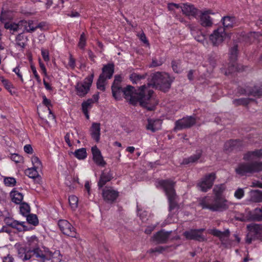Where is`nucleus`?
<instances>
[{
  "instance_id": "f257e3e1",
  "label": "nucleus",
  "mask_w": 262,
  "mask_h": 262,
  "mask_svg": "<svg viewBox=\"0 0 262 262\" xmlns=\"http://www.w3.org/2000/svg\"><path fill=\"white\" fill-rule=\"evenodd\" d=\"M112 90L113 96L116 99L120 98L122 94H123L125 99L131 104L136 105L139 104L148 110H153V107L148 106V104L152 101L151 95L152 93V91L148 89V86L142 85L136 90L130 85L122 89L120 85H112Z\"/></svg>"
},
{
  "instance_id": "f03ea898",
  "label": "nucleus",
  "mask_w": 262,
  "mask_h": 262,
  "mask_svg": "<svg viewBox=\"0 0 262 262\" xmlns=\"http://www.w3.org/2000/svg\"><path fill=\"white\" fill-rule=\"evenodd\" d=\"M15 248L17 250L18 257L23 261L29 260L34 256L39 262L48 261L49 249L47 248H36L27 251L19 243L16 244Z\"/></svg>"
},
{
  "instance_id": "7ed1b4c3",
  "label": "nucleus",
  "mask_w": 262,
  "mask_h": 262,
  "mask_svg": "<svg viewBox=\"0 0 262 262\" xmlns=\"http://www.w3.org/2000/svg\"><path fill=\"white\" fill-rule=\"evenodd\" d=\"M152 84H148L146 86H148V89L152 92L151 95L152 101L148 104V107H153L154 108L156 101L152 96L153 91L150 89L151 85H154L163 91H166L170 88L172 79L170 77L169 74L166 73L157 72L152 76ZM144 85L145 86V85Z\"/></svg>"
},
{
  "instance_id": "20e7f679",
  "label": "nucleus",
  "mask_w": 262,
  "mask_h": 262,
  "mask_svg": "<svg viewBox=\"0 0 262 262\" xmlns=\"http://www.w3.org/2000/svg\"><path fill=\"white\" fill-rule=\"evenodd\" d=\"M199 204L204 209L222 212L229 208L231 203L225 198H214L213 201L211 202V198L206 196L200 200Z\"/></svg>"
},
{
  "instance_id": "39448f33",
  "label": "nucleus",
  "mask_w": 262,
  "mask_h": 262,
  "mask_svg": "<svg viewBox=\"0 0 262 262\" xmlns=\"http://www.w3.org/2000/svg\"><path fill=\"white\" fill-rule=\"evenodd\" d=\"M158 184L164 190L169 202V211L171 212L177 207V196L173 189L174 182L170 180H161Z\"/></svg>"
},
{
  "instance_id": "423d86ee",
  "label": "nucleus",
  "mask_w": 262,
  "mask_h": 262,
  "mask_svg": "<svg viewBox=\"0 0 262 262\" xmlns=\"http://www.w3.org/2000/svg\"><path fill=\"white\" fill-rule=\"evenodd\" d=\"M262 170V162L239 164L235 169L237 174L243 176L248 173H252Z\"/></svg>"
},
{
  "instance_id": "0eeeda50",
  "label": "nucleus",
  "mask_w": 262,
  "mask_h": 262,
  "mask_svg": "<svg viewBox=\"0 0 262 262\" xmlns=\"http://www.w3.org/2000/svg\"><path fill=\"white\" fill-rule=\"evenodd\" d=\"M230 38V34L226 32L225 29L222 27L214 30L209 36V39L214 46H218Z\"/></svg>"
},
{
  "instance_id": "6e6552de",
  "label": "nucleus",
  "mask_w": 262,
  "mask_h": 262,
  "mask_svg": "<svg viewBox=\"0 0 262 262\" xmlns=\"http://www.w3.org/2000/svg\"><path fill=\"white\" fill-rule=\"evenodd\" d=\"M93 76L86 77L83 80L78 82L75 85L76 94L80 97L85 96L89 92L93 82Z\"/></svg>"
},
{
  "instance_id": "1a4fd4ad",
  "label": "nucleus",
  "mask_w": 262,
  "mask_h": 262,
  "mask_svg": "<svg viewBox=\"0 0 262 262\" xmlns=\"http://www.w3.org/2000/svg\"><path fill=\"white\" fill-rule=\"evenodd\" d=\"M215 178V174L213 172L206 175L198 183L199 189L204 192L207 191L211 188Z\"/></svg>"
},
{
  "instance_id": "9d476101",
  "label": "nucleus",
  "mask_w": 262,
  "mask_h": 262,
  "mask_svg": "<svg viewBox=\"0 0 262 262\" xmlns=\"http://www.w3.org/2000/svg\"><path fill=\"white\" fill-rule=\"evenodd\" d=\"M195 123V119L191 116L184 117L175 122L174 131L182 130L192 126Z\"/></svg>"
},
{
  "instance_id": "9b49d317",
  "label": "nucleus",
  "mask_w": 262,
  "mask_h": 262,
  "mask_svg": "<svg viewBox=\"0 0 262 262\" xmlns=\"http://www.w3.org/2000/svg\"><path fill=\"white\" fill-rule=\"evenodd\" d=\"M58 225L60 230L64 234L71 237H76V232L75 229L68 221L60 220L58 221Z\"/></svg>"
},
{
  "instance_id": "f8f14e48",
  "label": "nucleus",
  "mask_w": 262,
  "mask_h": 262,
  "mask_svg": "<svg viewBox=\"0 0 262 262\" xmlns=\"http://www.w3.org/2000/svg\"><path fill=\"white\" fill-rule=\"evenodd\" d=\"M240 36L241 37L238 38L239 41H244L247 43H250L255 40H262V35L257 32H250L247 34L243 32Z\"/></svg>"
},
{
  "instance_id": "ddd939ff",
  "label": "nucleus",
  "mask_w": 262,
  "mask_h": 262,
  "mask_svg": "<svg viewBox=\"0 0 262 262\" xmlns=\"http://www.w3.org/2000/svg\"><path fill=\"white\" fill-rule=\"evenodd\" d=\"M4 221L6 225L17 229L18 231L27 230V227L25 225L26 222H19L10 217L5 218Z\"/></svg>"
},
{
  "instance_id": "4468645a",
  "label": "nucleus",
  "mask_w": 262,
  "mask_h": 262,
  "mask_svg": "<svg viewBox=\"0 0 262 262\" xmlns=\"http://www.w3.org/2000/svg\"><path fill=\"white\" fill-rule=\"evenodd\" d=\"M118 193L111 187H105L102 191L103 199L108 202L112 203L117 198Z\"/></svg>"
},
{
  "instance_id": "2eb2a0df",
  "label": "nucleus",
  "mask_w": 262,
  "mask_h": 262,
  "mask_svg": "<svg viewBox=\"0 0 262 262\" xmlns=\"http://www.w3.org/2000/svg\"><path fill=\"white\" fill-rule=\"evenodd\" d=\"M204 230V229H200L198 230H190L185 231L184 233V235L188 239L204 241L205 238L202 235V233Z\"/></svg>"
},
{
  "instance_id": "dca6fc26",
  "label": "nucleus",
  "mask_w": 262,
  "mask_h": 262,
  "mask_svg": "<svg viewBox=\"0 0 262 262\" xmlns=\"http://www.w3.org/2000/svg\"><path fill=\"white\" fill-rule=\"evenodd\" d=\"M209 14H214V13L210 10H207L202 11L200 14V24L204 27H211L212 25V20Z\"/></svg>"
},
{
  "instance_id": "f3484780",
  "label": "nucleus",
  "mask_w": 262,
  "mask_h": 262,
  "mask_svg": "<svg viewBox=\"0 0 262 262\" xmlns=\"http://www.w3.org/2000/svg\"><path fill=\"white\" fill-rule=\"evenodd\" d=\"M180 8L182 13L187 16L195 17L198 14V10L189 3L181 4Z\"/></svg>"
},
{
  "instance_id": "a211bd4d",
  "label": "nucleus",
  "mask_w": 262,
  "mask_h": 262,
  "mask_svg": "<svg viewBox=\"0 0 262 262\" xmlns=\"http://www.w3.org/2000/svg\"><path fill=\"white\" fill-rule=\"evenodd\" d=\"M93 159L95 163L100 166L104 167L106 162L104 160L100 150L96 146H93L91 148Z\"/></svg>"
},
{
  "instance_id": "6ab92c4d",
  "label": "nucleus",
  "mask_w": 262,
  "mask_h": 262,
  "mask_svg": "<svg viewBox=\"0 0 262 262\" xmlns=\"http://www.w3.org/2000/svg\"><path fill=\"white\" fill-rule=\"evenodd\" d=\"M243 221L254 220L259 221L262 220V207L261 208H256L253 211H249L248 213L247 216L241 219Z\"/></svg>"
},
{
  "instance_id": "aec40b11",
  "label": "nucleus",
  "mask_w": 262,
  "mask_h": 262,
  "mask_svg": "<svg viewBox=\"0 0 262 262\" xmlns=\"http://www.w3.org/2000/svg\"><path fill=\"white\" fill-rule=\"evenodd\" d=\"M208 232L214 236L219 237L223 244L227 245L226 242L229 235V231L228 230L221 232L217 229H213L209 230Z\"/></svg>"
},
{
  "instance_id": "412c9836",
  "label": "nucleus",
  "mask_w": 262,
  "mask_h": 262,
  "mask_svg": "<svg viewBox=\"0 0 262 262\" xmlns=\"http://www.w3.org/2000/svg\"><path fill=\"white\" fill-rule=\"evenodd\" d=\"M161 125L162 121L160 119H148V124L146 126V129L151 130L152 132H155L161 128Z\"/></svg>"
},
{
  "instance_id": "4be33fe9",
  "label": "nucleus",
  "mask_w": 262,
  "mask_h": 262,
  "mask_svg": "<svg viewBox=\"0 0 262 262\" xmlns=\"http://www.w3.org/2000/svg\"><path fill=\"white\" fill-rule=\"evenodd\" d=\"M92 138L97 142L99 141L100 136V125L99 123H93L90 129Z\"/></svg>"
},
{
  "instance_id": "5701e85b",
  "label": "nucleus",
  "mask_w": 262,
  "mask_h": 262,
  "mask_svg": "<svg viewBox=\"0 0 262 262\" xmlns=\"http://www.w3.org/2000/svg\"><path fill=\"white\" fill-rule=\"evenodd\" d=\"M48 255V261L50 262H60L62 258V256L58 250L53 252L49 250Z\"/></svg>"
},
{
  "instance_id": "b1692460",
  "label": "nucleus",
  "mask_w": 262,
  "mask_h": 262,
  "mask_svg": "<svg viewBox=\"0 0 262 262\" xmlns=\"http://www.w3.org/2000/svg\"><path fill=\"white\" fill-rule=\"evenodd\" d=\"M170 232H164L163 231L158 232L154 236V239L159 243H163L165 242L168 239Z\"/></svg>"
},
{
  "instance_id": "393cba45",
  "label": "nucleus",
  "mask_w": 262,
  "mask_h": 262,
  "mask_svg": "<svg viewBox=\"0 0 262 262\" xmlns=\"http://www.w3.org/2000/svg\"><path fill=\"white\" fill-rule=\"evenodd\" d=\"M226 189V187L224 184L216 185L213 189L214 198H225L223 195V193Z\"/></svg>"
},
{
  "instance_id": "a878e982",
  "label": "nucleus",
  "mask_w": 262,
  "mask_h": 262,
  "mask_svg": "<svg viewBox=\"0 0 262 262\" xmlns=\"http://www.w3.org/2000/svg\"><path fill=\"white\" fill-rule=\"evenodd\" d=\"M262 157V149H257L254 151L247 152L244 156V159L247 160H251L256 158Z\"/></svg>"
},
{
  "instance_id": "bb28decb",
  "label": "nucleus",
  "mask_w": 262,
  "mask_h": 262,
  "mask_svg": "<svg viewBox=\"0 0 262 262\" xmlns=\"http://www.w3.org/2000/svg\"><path fill=\"white\" fill-rule=\"evenodd\" d=\"M22 32L26 31L27 32H33L37 28V25L34 24L32 21H21Z\"/></svg>"
},
{
  "instance_id": "cd10ccee",
  "label": "nucleus",
  "mask_w": 262,
  "mask_h": 262,
  "mask_svg": "<svg viewBox=\"0 0 262 262\" xmlns=\"http://www.w3.org/2000/svg\"><path fill=\"white\" fill-rule=\"evenodd\" d=\"M250 200L253 202H262V191L258 190H251L250 192Z\"/></svg>"
},
{
  "instance_id": "c85d7f7f",
  "label": "nucleus",
  "mask_w": 262,
  "mask_h": 262,
  "mask_svg": "<svg viewBox=\"0 0 262 262\" xmlns=\"http://www.w3.org/2000/svg\"><path fill=\"white\" fill-rule=\"evenodd\" d=\"M114 73V66L113 64H107L104 66L102 69V74L105 79H110Z\"/></svg>"
},
{
  "instance_id": "c756f323",
  "label": "nucleus",
  "mask_w": 262,
  "mask_h": 262,
  "mask_svg": "<svg viewBox=\"0 0 262 262\" xmlns=\"http://www.w3.org/2000/svg\"><path fill=\"white\" fill-rule=\"evenodd\" d=\"M10 196L12 201L17 204H20L24 198L23 194L16 190L12 191L10 193Z\"/></svg>"
},
{
  "instance_id": "7c9ffc66",
  "label": "nucleus",
  "mask_w": 262,
  "mask_h": 262,
  "mask_svg": "<svg viewBox=\"0 0 262 262\" xmlns=\"http://www.w3.org/2000/svg\"><path fill=\"white\" fill-rule=\"evenodd\" d=\"M65 141L68 145L71 147L75 144V142L79 143V141L76 139V135H74L73 133H68L64 137Z\"/></svg>"
},
{
  "instance_id": "2f4dec72",
  "label": "nucleus",
  "mask_w": 262,
  "mask_h": 262,
  "mask_svg": "<svg viewBox=\"0 0 262 262\" xmlns=\"http://www.w3.org/2000/svg\"><path fill=\"white\" fill-rule=\"evenodd\" d=\"M222 21L224 28H227L233 27L235 23L234 17L228 16L224 17Z\"/></svg>"
},
{
  "instance_id": "473e14b6",
  "label": "nucleus",
  "mask_w": 262,
  "mask_h": 262,
  "mask_svg": "<svg viewBox=\"0 0 262 262\" xmlns=\"http://www.w3.org/2000/svg\"><path fill=\"white\" fill-rule=\"evenodd\" d=\"M5 28L14 32H21L23 30L21 21L18 24L15 23H7L5 24Z\"/></svg>"
},
{
  "instance_id": "72a5a7b5",
  "label": "nucleus",
  "mask_w": 262,
  "mask_h": 262,
  "mask_svg": "<svg viewBox=\"0 0 262 262\" xmlns=\"http://www.w3.org/2000/svg\"><path fill=\"white\" fill-rule=\"evenodd\" d=\"M93 103L94 101L92 99H88L82 103V111L88 119L89 118L88 111L92 107Z\"/></svg>"
},
{
  "instance_id": "f704fd0d",
  "label": "nucleus",
  "mask_w": 262,
  "mask_h": 262,
  "mask_svg": "<svg viewBox=\"0 0 262 262\" xmlns=\"http://www.w3.org/2000/svg\"><path fill=\"white\" fill-rule=\"evenodd\" d=\"M112 176L109 173L103 172L98 182V186L101 188L102 187L106 182L110 181L112 179Z\"/></svg>"
},
{
  "instance_id": "c9c22d12",
  "label": "nucleus",
  "mask_w": 262,
  "mask_h": 262,
  "mask_svg": "<svg viewBox=\"0 0 262 262\" xmlns=\"http://www.w3.org/2000/svg\"><path fill=\"white\" fill-rule=\"evenodd\" d=\"M250 226V224L247 226V229H248L249 232L247 234L246 242L248 244L251 243L252 241L255 238H259V235L256 233L254 231H253L251 230V228L249 227Z\"/></svg>"
},
{
  "instance_id": "e433bc0d",
  "label": "nucleus",
  "mask_w": 262,
  "mask_h": 262,
  "mask_svg": "<svg viewBox=\"0 0 262 262\" xmlns=\"http://www.w3.org/2000/svg\"><path fill=\"white\" fill-rule=\"evenodd\" d=\"M74 155L78 160H84L87 157L86 149L85 148L78 149L75 151Z\"/></svg>"
},
{
  "instance_id": "4c0bfd02",
  "label": "nucleus",
  "mask_w": 262,
  "mask_h": 262,
  "mask_svg": "<svg viewBox=\"0 0 262 262\" xmlns=\"http://www.w3.org/2000/svg\"><path fill=\"white\" fill-rule=\"evenodd\" d=\"M38 170L39 169L33 167L29 168L25 170V174L30 178L35 179L38 176Z\"/></svg>"
},
{
  "instance_id": "58836bf2",
  "label": "nucleus",
  "mask_w": 262,
  "mask_h": 262,
  "mask_svg": "<svg viewBox=\"0 0 262 262\" xmlns=\"http://www.w3.org/2000/svg\"><path fill=\"white\" fill-rule=\"evenodd\" d=\"M237 55V47L234 46L230 50V59L232 62V66L233 69L235 65L234 64V61L236 60Z\"/></svg>"
},
{
  "instance_id": "ea45409f",
  "label": "nucleus",
  "mask_w": 262,
  "mask_h": 262,
  "mask_svg": "<svg viewBox=\"0 0 262 262\" xmlns=\"http://www.w3.org/2000/svg\"><path fill=\"white\" fill-rule=\"evenodd\" d=\"M19 211L21 214L23 216H27L30 211V208L29 205L27 203H23L20 204Z\"/></svg>"
},
{
  "instance_id": "a19ab883",
  "label": "nucleus",
  "mask_w": 262,
  "mask_h": 262,
  "mask_svg": "<svg viewBox=\"0 0 262 262\" xmlns=\"http://www.w3.org/2000/svg\"><path fill=\"white\" fill-rule=\"evenodd\" d=\"M249 227L252 231H254L259 235V238H262V225L251 224Z\"/></svg>"
},
{
  "instance_id": "79ce46f5",
  "label": "nucleus",
  "mask_w": 262,
  "mask_h": 262,
  "mask_svg": "<svg viewBox=\"0 0 262 262\" xmlns=\"http://www.w3.org/2000/svg\"><path fill=\"white\" fill-rule=\"evenodd\" d=\"M28 243L29 246H30L29 250H32L34 248H38V241L37 238L35 236H33L29 237L28 239Z\"/></svg>"
},
{
  "instance_id": "37998d69",
  "label": "nucleus",
  "mask_w": 262,
  "mask_h": 262,
  "mask_svg": "<svg viewBox=\"0 0 262 262\" xmlns=\"http://www.w3.org/2000/svg\"><path fill=\"white\" fill-rule=\"evenodd\" d=\"M69 202L71 208L75 210L78 207V198L74 195H70L69 198Z\"/></svg>"
},
{
  "instance_id": "c03bdc74",
  "label": "nucleus",
  "mask_w": 262,
  "mask_h": 262,
  "mask_svg": "<svg viewBox=\"0 0 262 262\" xmlns=\"http://www.w3.org/2000/svg\"><path fill=\"white\" fill-rule=\"evenodd\" d=\"M4 183L7 187H13L16 185V181L13 177H5Z\"/></svg>"
},
{
  "instance_id": "a18cd8bd",
  "label": "nucleus",
  "mask_w": 262,
  "mask_h": 262,
  "mask_svg": "<svg viewBox=\"0 0 262 262\" xmlns=\"http://www.w3.org/2000/svg\"><path fill=\"white\" fill-rule=\"evenodd\" d=\"M31 162L33 167H35L37 169H41L42 167V164L39 158L33 156L31 158Z\"/></svg>"
},
{
  "instance_id": "49530a36",
  "label": "nucleus",
  "mask_w": 262,
  "mask_h": 262,
  "mask_svg": "<svg viewBox=\"0 0 262 262\" xmlns=\"http://www.w3.org/2000/svg\"><path fill=\"white\" fill-rule=\"evenodd\" d=\"M202 154V152L201 151H198L196 152L195 154H194L193 156H191L189 158L186 159V163H193L197 161L200 158Z\"/></svg>"
},
{
  "instance_id": "de8ad7c7",
  "label": "nucleus",
  "mask_w": 262,
  "mask_h": 262,
  "mask_svg": "<svg viewBox=\"0 0 262 262\" xmlns=\"http://www.w3.org/2000/svg\"><path fill=\"white\" fill-rule=\"evenodd\" d=\"M26 216L27 217V221L29 224L33 225H36L38 224V221L36 215L29 214Z\"/></svg>"
},
{
  "instance_id": "09e8293b",
  "label": "nucleus",
  "mask_w": 262,
  "mask_h": 262,
  "mask_svg": "<svg viewBox=\"0 0 262 262\" xmlns=\"http://www.w3.org/2000/svg\"><path fill=\"white\" fill-rule=\"evenodd\" d=\"M42 99H43V104L45 105L46 106L48 107V110L49 111L50 116H49V118H51L52 119H54V117L53 115L51 113V111L50 110V106H51V101L49 99H47L46 96L45 95L42 96Z\"/></svg>"
},
{
  "instance_id": "8fccbe9b",
  "label": "nucleus",
  "mask_w": 262,
  "mask_h": 262,
  "mask_svg": "<svg viewBox=\"0 0 262 262\" xmlns=\"http://www.w3.org/2000/svg\"><path fill=\"white\" fill-rule=\"evenodd\" d=\"M144 76L137 73H133L130 75V79L134 83H137Z\"/></svg>"
},
{
  "instance_id": "3c124183",
  "label": "nucleus",
  "mask_w": 262,
  "mask_h": 262,
  "mask_svg": "<svg viewBox=\"0 0 262 262\" xmlns=\"http://www.w3.org/2000/svg\"><path fill=\"white\" fill-rule=\"evenodd\" d=\"M106 79L104 77L103 75H100L97 81V88L101 90L104 89V82Z\"/></svg>"
},
{
  "instance_id": "603ef678",
  "label": "nucleus",
  "mask_w": 262,
  "mask_h": 262,
  "mask_svg": "<svg viewBox=\"0 0 262 262\" xmlns=\"http://www.w3.org/2000/svg\"><path fill=\"white\" fill-rule=\"evenodd\" d=\"M244 93L254 96H260L262 95V92L260 90H258L256 88H254V90L252 91H245ZM243 94H244V93H243Z\"/></svg>"
},
{
  "instance_id": "864d4df0",
  "label": "nucleus",
  "mask_w": 262,
  "mask_h": 262,
  "mask_svg": "<svg viewBox=\"0 0 262 262\" xmlns=\"http://www.w3.org/2000/svg\"><path fill=\"white\" fill-rule=\"evenodd\" d=\"M245 194V191L243 188H239L235 190L234 193V196L237 199H241L243 198Z\"/></svg>"
},
{
  "instance_id": "5fc2aeb1",
  "label": "nucleus",
  "mask_w": 262,
  "mask_h": 262,
  "mask_svg": "<svg viewBox=\"0 0 262 262\" xmlns=\"http://www.w3.org/2000/svg\"><path fill=\"white\" fill-rule=\"evenodd\" d=\"M86 37L85 36V35L84 33H82L80 37L79 43H78V46L81 49H83L86 43Z\"/></svg>"
},
{
  "instance_id": "6e6d98bb",
  "label": "nucleus",
  "mask_w": 262,
  "mask_h": 262,
  "mask_svg": "<svg viewBox=\"0 0 262 262\" xmlns=\"http://www.w3.org/2000/svg\"><path fill=\"white\" fill-rule=\"evenodd\" d=\"M249 100L246 98H240L233 101L235 105H246L249 103Z\"/></svg>"
},
{
  "instance_id": "4d7b16f0",
  "label": "nucleus",
  "mask_w": 262,
  "mask_h": 262,
  "mask_svg": "<svg viewBox=\"0 0 262 262\" xmlns=\"http://www.w3.org/2000/svg\"><path fill=\"white\" fill-rule=\"evenodd\" d=\"M172 68L174 72L179 73L181 71L180 62L179 61H173L172 62Z\"/></svg>"
},
{
  "instance_id": "13d9d810",
  "label": "nucleus",
  "mask_w": 262,
  "mask_h": 262,
  "mask_svg": "<svg viewBox=\"0 0 262 262\" xmlns=\"http://www.w3.org/2000/svg\"><path fill=\"white\" fill-rule=\"evenodd\" d=\"M41 53L43 59L45 61H49L50 60L49 53L48 50L41 49Z\"/></svg>"
},
{
  "instance_id": "bf43d9fd",
  "label": "nucleus",
  "mask_w": 262,
  "mask_h": 262,
  "mask_svg": "<svg viewBox=\"0 0 262 262\" xmlns=\"http://www.w3.org/2000/svg\"><path fill=\"white\" fill-rule=\"evenodd\" d=\"M31 69L32 71V73L34 75L35 78L36 79L37 82H40L41 79H40V78L39 75L38 74V73L37 72L35 67L33 65H31Z\"/></svg>"
},
{
  "instance_id": "052dcab7",
  "label": "nucleus",
  "mask_w": 262,
  "mask_h": 262,
  "mask_svg": "<svg viewBox=\"0 0 262 262\" xmlns=\"http://www.w3.org/2000/svg\"><path fill=\"white\" fill-rule=\"evenodd\" d=\"M11 159L16 163H20L23 160V158L21 156L15 154L11 155Z\"/></svg>"
},
{
  "instance_id": "680f3d73",
  "label": "nucleus",
  "mask_w": 262,
  "mask_h": 262,
  "mask_svg": "<svg viewBox=\"0 0 262 262\" xmlns=\"http://www.w3.org/2000/svg\"><path fill=\"white\" fill-rule=\"evenodd\" d=\"M167 8L170 11H174V9H179L181 8V4L175 3H169Z\"/></svg>"
},
{
  "instance_id": "e2e57ef3",
  "label": "nucleus",
  "mask_w": 262,
  "mask_h": 262,
  "mask_svg": "<svg viewBox=\"0 0 262 262\" xmlns=\"http://www.w3.org/2000/svg\"><path fill=\"white\" fill-rule=\"evenodd\" d=\"M13 72H14L17 75V76L20 78L21 82H24L23 75L20 72V68L19 66L14 68L13 70Z\"/></svg>"
},
{
  "instance_id": "0e129e2a",
  "label": "nucleus",
  "mask_w": 262,
  "mask_h": 262,
  "mask_svg": "<svg viewBox=\"0 0 262 262\" xmlns=\"http://www.w3.org/2000/svg\"><path fill=\"white\" fill-rule=\"evenodd\" d=\"M138 214L139 215L140 219L142 221H144L147 216V212L146 211H142L138 209Z\"/></svg>"
},
{
  "instance_id": "69168bd1",
  "label": "nucleus",
  "mask_w": 262,
  "mask_h": 262,
  "mask_svg": "<svg viewBox=\"0 0 262 262\" xmlns=\"http://www.w3.org/2000/svg\"><path fill=\"white\" fill-rule=\"evenodd\" d=\"M39 67H40V68L42 72V73L45 75V76H47V70H46V68L44 65V64L42 62V61H41V59H39Z\"/></svg>"
},
{
  "instance_id": "338daca9",
  "label": "nucleus",
  "mask_w": 262,
  "mask_h": 262,
  "mask_svg": "<svg viewBox=\"0 0 262 262\" xmlns=\"http://www.w3.org/2000/svg\"><path fill=\"white\" fill-rule=\"evenodd\" d=\"M163 61L162 60H157L156 59H152L151 66L152 67H157L162 65Z\"/></svg>"
},
{
  "instance_id": "774afa93",
  "label": "nucleus",
  "mask_w": 262,
  "mask_h": 262,
  "mask_svg": "<svg viewBox=\"0 0 262 262\" xmlns=\"http://www.w3.org/2000/svg\"><path fill=\"white\" fill-rule=\"evenodd\" d=\"M24 149L27 154H32L33 151L32 146L29 144L26 145L24 147Z\"/></svg>"
}]
</instances>
